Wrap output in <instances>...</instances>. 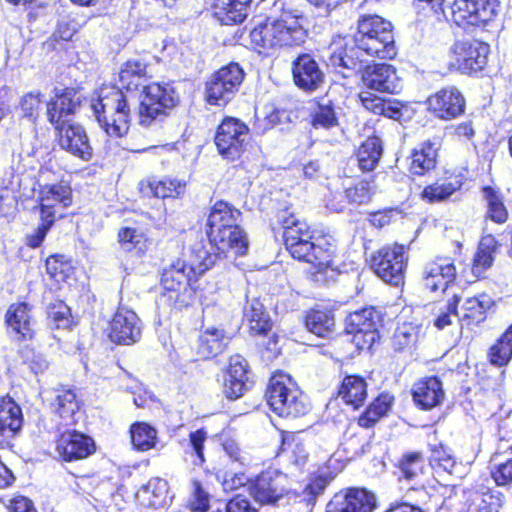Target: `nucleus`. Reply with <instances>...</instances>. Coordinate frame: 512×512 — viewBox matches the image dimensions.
<instances>
[{
  "label": "nucleus",
  "mask_w": 512,
  "mask_h": 512,
  "mask_svg": "<svg viewBox=\"0 0 512 512\" xmlns=\"http://www.w3.org/2000/svg\"><path fill=\"white\" fill-rule=\"evenodd\" d=\"M61 204L63 208L71 204V189L64 184L46 185L40 191L41 216L55 220V206Z\"/></svg>",
  "instance_id": "7c9ffc66"
},
{
  "label": "nucleus",
  "mask_w": 512,
  "mask_h": 512,
  "mask_svg": "<svg viewBox=\"0 0 512 512\" xmlns=\"http://www.w3.org/2000/svg\"><path fill=\"white\" fill-rule=\"evenodd\" d=\"M56 129L58 130L59 145L63 150L84 161H89L92 158L93 149L86 131L81 125L68 123Z\"/></svg>",
  "instance_id": "aec40b11"
},
{
  "label": "nucleus",
  "mask_w": 512,
  "mask_h": 512,
  "mask_svg": "<svg viewBox=\"0 0 512 512\" xmlns=\"http://www.w3.org/2000/svg\"><path fill=\"white\" fill-rule=\"evenodd\" d=\"M441 139L434 137L422 142L411 154L409 171L413 175L423 176L436 167Z\"/></svg>",
  "instance_id": "cd10ccee"
},
{
  "label": "nucleus",
  "mask_w": 512,
  "mask_h": 512,
  "mask_svg": "<svg viewBox=\"0 0 512 512\" xmlns=\"http://www.w3.org/2000/svg\"><path fill=\"white\" fill-rule=\"evenodd\" d=\"M456 268L450 258L438 257L428 262L423 270V283L432 292H447L452 288Z\"/></svg>",
  "instance_id": "dca6fc26"
},
{
  "label": "nucleus",
  "mask_w": 512,
  "mask_h": 512,
  "mask_svg": "<svg viewBox=\"0 0 512 512\" xmlns=\"http://www.w3.org/2000/svg\"><path fill=\"white\" fill-rule=\"evenodd\" d=\"M208 238L210 242V246L212 250H217V252H211L204 246L194 247L193 251L199 249H206L209 254L217 256L216 262L221 259L223 255L224 258H228V253L233 252L236 256H242L246 254L248 249V240L246 234L243 229L238 226L236 229H225L219 232V235L216 237L214 232H208ZM194 252H192V256Z\"/></svg>",
  "instance_id": "ddd939ff"
},
{
  "label": "nucleus",
  "mask_w": 512,
  "mask_h": 512,
  "mask_svg": "<svg viewBox=\"0 0 512 512\" xmlns=\"http://www.w3.org/2000/svg\"><path fill=\"white\" fill-rule=\"evenodd\" d=\"M482 194L487 203V217L499 224L506 222L508 212L500 193L492 187L486 186L482 189Z\"/></svg>",
  "instance_id": "8fccbe9b"
},
{
  "label": "nucleus",
  "mask_w": 512,
  "mask_h": 512,
  "mask_svg": "<svg viewBox=\"0 0 512 512\" xmlns=\"http://www.w3.org/2000/svg\"><path fill=\"white\" fill-rule=\"evenodd\" d=\"M365 87L382 93H397L401 89V79L395 67L390 64L367 66L362 73Z\"/></svg>",
  "instance_id": "a211bd4d"
},
{
  "label": "nucleus",
  "mask_w": 512,
  "mask_h": 512,
  "mask_svg": "<svg viewBox=\"0 0 512 512\" xmlns=\"http://www.w3.org/2000/svg\"><path fill=\"white\" fill-rule=\"evenodd\" d=\"M354 43L359 50L379 59H392L397 54L392 25L378 15L359 19Z\"/></svg>",
  "instance_id": "39448f33"
},
{
  "label": "nucleus",
  "mask_w": 512,
  "mask_h": 512,
  "mask_svg": "<svg viewBox=\"0 0 512 512\" xmlns=\"http://www.w3.org/2000/svg\"><path fill=\"white\" fill-rule=\"evenodd\" d=\"M429 111L442 120H452L465 110V99L454 86L442 88L427 99Z\"/></svg>",
  "instance_id": "4468645a"
},
{
  "label": "nucleus",
  "mask_w": 512,
  "mask_h": 512,
  "mask_svg": "<svg viewBox=\"0 0 512 512\" xmlns=\"http://www.w3.org/2000/svg\"><path fill=\"white\" fill-rule=\"evenodd\" d=\"M190 263L177 260L164 269L161 283L163 292L159 302L172 308L181 309L188 305L185 299L187 287L193 279L201 276L216 263L217 256L209 254L206 249L194 251Z\"/></svg>",
  "instance_id": "7ed1b4c3"
},
{
  "label": "nucleus",
  "mask_w": 512,
  "mask_h": 512,
  "mask_svg": "<svg viewBox=\"0 0 512 512\" xmlns=\"http://www.w3.org/2000/svg\"><path fill=\"white\" fill-rule=\"evenodd\" d=\"M380 321L378 312L373 308H363L351 313L346 319V329L357 337L363 334L365 343L370 345L378 338L377 327Z\"/></svg>",
  "instance_id": "393cba45"
},
{
  "label": "nucleus",
  "mask_w": 512,
  "mask_h": 512,
  "mask_svg": "<svg viewBox=\"0 0 512 512\" xmlns=\"http://www.w3.org/2000/svg\"><path fill=\"white\" fill-rule=\"evenodd\" d=\"M207 437V432L204 429H198L189 434L188 448L196 457L193 461L195 465H202L205 462L203 450Z\"/></svg>",
  "instance_id": "0e129e2a"
},
{
  "label": "nucleus",
  "mask_w": 512,
  "mask_h": 512,
  "mask_svg": "<svg viewBox=\"0 0 512 512\" xmlns=\"http://www.w3.org/2000/svg\"><path fill=\"white\" fill-rule=\"evenodd\" d=\"M305 324L311 333L329 337L334 332V315L327 310H312L307 314Z\"/></svg>",
  "instance_id": "37998d69"
},
{
  "label": "nucleus",
  "mask_w": 512,
  "mask_h": 512,
  "mask_svg": "<svg viewBox=\"0 0 512 512\" xmlns=\"http://www.w3.org/2000/svg\"><path fill=\"white\" fill-rule=\"evenodd\" d=\"M91 108L99 126L110 137L127 134L131 120L130 98L115 86L102 87L91 100Z\"/></svg>",
  "instance_id": "20e7f679"
},
{
  "label": "nucleus",
  "mask_w": 512,
  "mask_h": 512,
  "mask_svg": "<svg viewBox=\"0 0 512 512\" xmlns=\"http://www.w3.org/2000/svg\"><path fill=\"white\" fill-rule=\"evenodd\" d=\"M118 241L121 249L126 252H134L137 256L144 254L149 248V240L146 234L132 227H125L118 232Z\"/></svg>",
  "instance_id": "79ce46f5"
},
{
  "label": "nucleus",
  "mask_w": 512,
  "mask_h": 512,
  "mask_svg": "<svg viewBox=\"0 0 512 512\" xmlns=\"http://www.w3.org/2000/svg\"><path fill=\"white\" fill-rule=\"evenodd\" d=\"M375 189L376 187L369 182L361 181L352 187L346 188L345 197L349 203L361 205L370 200Z\"/></svg>",
  "instance_id": "052dcab7"
},
{
  "label": "nucleus",
  "mask_w": 512,
  "mask_h": 512,
  "mask_svg": "<svg viewBox=\"0 0 512 512\" xmlns=\"http://www.w3.org/2000/svg\"><path fill=\"white\" fill-rule=\"evenodd\" d=\"M241 212L229 203L218 201L213 206L208 217V232H214L216 237L221 230L236 229Z\"/></svg>",
  "instance_id": "2f4dec72"
},
{
  "label": "nucleus",
  "mask_w": 512,
  "mask_h": 512,
  "mask_svg": "<svg viewBox=\"0 0 512 512\" xmlns=\"http://www.w3.org/2000/svg\"><path fill=\"white\" fill-rule=\"evenodd\" d=\"M265 396L271 409L281 417H300L310 409L306 396L284 372L275 373L270 378Z\"/></svg>",
  "instance_id": "423d86ee"
},
{
  "label": "nucleus",
  "mask_w": 512,
  "mask_h": 512,
  "mask_svg": "<svg viewBox=\"0 0 512 512\" xmlns=\"http://www.w3.org/2000/svg\"><path fill=\"white\" fill-rule=\"evenodd\" d=\"M400 478L407 481L417 480L424 472V458L420 452L404 453L398 460Z\"/></svg>",
  "instance_id": "de8ad7c7"
},
{
  "label": "nucleus",
  "mask_w": 512,
  "mask_h": 512,
  "mask_svg": "<svg viewBox=\"0 0 512 512\" xmlns=\"http://www.w3.org/2000/svg\"><path fill=\"white\" fill-rule=\"evenodd\" d=\"M375 497L372 493L353 488L346 494H336L327 504L326 512H372Z\"/></svg>",
  "instance_id": "412c9836"
},
{
  "label": "nucleus",
  "mask_w": 512,
  "mask_h": 512,
  "mask_svg": "<svg viewBox=\"0 0 512 512\" xmlns=\"http://www.w3.org/2000/svg\"><path fill=\"white\" fill-rule=\"evenodd\" d=\"M214 141L224 159L237 160L249 145V127L237 118L226 117L218 126Z\"/></svg>",
  "instance_id": "6e6552de"
},
{
  "label": "nucleus",
  "mask_w": 512,
  "mask_h": 512,
  "mask_svg": "<svg viewBox=\"0 0 512 512\" xmlns=\"http://www.w3.org/2000/svg\"><path fill=\"white\" fill-rule=\"evenodd\" d=\"M157 198H175L184 192L185 184L176 179L153 180L148 185Z\"/></svg>",
  "instance_id": "4d7b16f0"
},
{
  "label": "nucleus",
  "mask_w": 512,
  "mask_h": 512,
  "mask_svg": "<svg viewBox=\"0 0 512 512\" xmlns=\"http://www.w3.org/2000/svg\"><path fill=\"white\" fill-rule=\"evenodd\" d=\"M281 454L293 464L302 467L308 460V450L304 439L299 434L291 433L283 436L280 447Z\"/></svg>",
  "instance_id": "a19ab883"
},
{
  "label": "nucleus",
  "mask_w": 512,
  "mask_h": 512,
  "mask_svg": "<svg viewBox=\"0 0 512 512\" xmlns=\"http://www.w3.org/2000/svg\"><path fill=\"white\" fill-rule=\"evenodd\" d=\"M489 45L477 40L456 41L449 50L448 68L462 74L481 71L487 64Z\"/></svg>",
  "instance_id": "1a4fd4ad"
},
{
  "label": "nucleus",
  "mask_w": 512,
  "mask_h": 512,
  "mask_svg": "<svg viewBox=\"0 0 512 512\" xmlns=\"http://www.w3.org/2000/svg\"><path fill=\"white\" fill-rule=\"evenodd\" d=\"M339 396L354 409L359 408L367 397V384L365 380L356 375L346 376L340 386Z\"/></svg>",
  "instance_id": "4c0bfd02"
},
{
  "label": "nucleus",
  "mask_w": 512,
  "mask_h": 512,
  "mask_svg": "<svg viewBox=\"0 0 512 512\" xmlns=\"http://www.w3.org/2000/svg\"><path fill=\"white\" fill-rule=\"evenodd\" d=\"M250 38L253 44L264 49L299 45L287 31L283 30L281 24H275L269 19L265 24L254 27L250 32Z\"/></svg>",
  "instance_id": "b1692460"
},
{
  "label": "nucleus",
  "mask_w": 512,
  "mask_h": 512,
  "mask_svg": "<svg viewBox=\"0 0 512 512\" xmlns=\"http://www.w3.org/2000/svg\"><path fill=\"white\" fill-rule=\"evenodd\" d=\"M298 18V11L287 7L285 0H275L268 19L275 24H281L283 30L287 31L293 40L300 44L304 41L305 33Z\"/></svg>",
  "instance_id": "c756f323"
},
{
  "label": "nucleus",
  "mask_w": 512,
  "mask_h": 512,
  "mask_svg": "<svg viewBox=\"0 0 512 512\" xmlns=\"http://www.w3.org/2000/svg\"><path fill=\"white\" fill-rule=\"evenodd\" d=\"M461 186L462 182L457 179L454 181L436 182L423 190L422 197L428 202H440L450 197Z\"/></svg>",
  "instance_id": "864d4df0"
},
{
  "label": "nucleus",
  "mask_w": 512,
  "mask_h": 512,
  "mask_svg": "<svg viewBox=\"0 0 512 512\" xmlns=\"http://www.w3.org/2000/svg\"><path fill=\"white\" fill-rule=\"evenodd\" d=\"M311 117V124L314 128L329 129L338 125L334 103L327 98H322L315 103Z\"/></svg>",
  "instance_id": "c03bdc74"
},
{
  "label": "nucleus",
  "mask_w": 512,
  "mask_h": 512,
  "mask_svg": "<svg viewBox=\"0 0 512 512\" xmlns=\"http://www.w3.org/2000/svg\"><path fill=\"white\" fill-rule=\"evenodd\" d=\"M359 98L363 107L376 115H383L392 119H397L401 116L400 108L371 92L363 91L359 94Z\"/></svg>",
  "instance_id": "49530a36"
},
{
  "label": "nucleus",
  "mask_w": 512,
  "mask_h": 512,
  "mask_svg": "<svg viewBox=\"0 0 512 512\" xmlns=\"http://www.w3.org/2000/svg\"><path fill=\"white\" fill-rule=\"evenodd\" d=\"M451 9L458 26L486 24L496 15V4L491 0H454Z\"/></svg>",
  "instance_id": "f8f14e48"
},
{
  "label": "nucleus",
  "mask_w": 512,
  "mask_h": 512,
  "mask_svg": "<svg viewBox=\"0 0 512 512\" xmlns=\"http://www.w3.org/2000/svg\"><path fill=\"white\" fill-rule=\"evenodd\" d=\"M147 80V65L139 59L127 61L119 73L122 89L133 92L142 88L139 123L145 127L163 116L166 109H170L178 103V97L171 85L147 84Z\"/></svg>",
  "instance_id": "f257e3e1"
},
{
  "label": "nucleus",
  "mask_w": 512,
  "mask_h": 512,
  "mask_svg": "<svg viewBox=\"0 0 512 512\" xmlns=\"http://www.w3.org/2000/svg\"><path fill=\"white\" fill-rule=\"evenodd\" d=\"M131 441L137 450L147 451L154 447L156 430L146 423H136L131 426Z\"/></svg>",
  "instance_id": "5fc2aeb1"
},
{
  "label": "nucleus",
  "mask_w": 512,
  "mask_h": 512,
  "mask_svg": "<svg viewBox=\"0 0 512 512\" xmlns=\"http://www.w3.org/2000/svg\"><path fill=\"white\" fill-rule=\"evenodd\" d=\"M142 333V322L137 314L127 307L120 306L111 323L109 337L111 341L131 345L139 341Z\"/></svg>",
  "instance_id": "2eb2a0df"
},
{
  "label": "nucleus",
  "mask_w": 512,
  "mask_h": 512,
  "mask_svg": "<svg viewBox=\"0 0 512 512\" xmlns=\"http://www.w3.org/2000/svg\"><path fill=\"white\" fill-rule=\"evenodd\" d=\"M20 406L10 397L0 398V437L10 438L22 427Z\"/></svg>",
  "instance_id": "72a5a7b5"
},
{
  "label": "nucleus",
  "mask_w": 512,
  "mask_h": 512,
  "mask_svg": "<svg viewBox=\"0 0 512 512\" xmlns=\"http://www.w3.org/2000/svg\"><path fill=\"white\" fill-rule=\"evenodd\" d=\"M286 476L276 469H267L249 482L251 497L261 506L278 507L288 503L290 495L296 496L286 488Z\"/></svg>",
  "instance_id": "0eeeda50"
},
{
  "label": "nucleus",
  "mask_w": 512,
  "mask_h": 512,
  "mask_svg": "<svg viewBox=\"0 0 512 512\" xmlns=\"http://www.w3.org/2000/svg\"><path fill=\"white\" fill-rule=\"evenodd\" d=\"M494 306V299L486 293L468 297L460 307L458 321L462 325H479L486 320Z\"/></svg>",
  "instance_id": "a878e982"
},
{
  "label": "nucleus",
  "mask_w": 512,
  "mask_h": 512,
  "mask_svg": "<svg viewBox=\"0 0 512 512\" xmlns=\"http://www.w3.org/2000/svg\"><path fill=\"white\" fill-rule=\"evenodd\" d=\"M499 246L495 237L490 234L481 238L472 265V273L475 277H481L491 267Z\"/></svg>",
  "instance_id": "58836bf2"
},
{
  "label": "nucleus",
  "mask_w": 512,
  "mask_h": 512,
  "mask_svg": "<svg viewBox=\"0 0 512 512\" xmlns=\"http://www.w3.org/2000/svg\"><path fill=\"white\" fill-rule=\"evenodd\" d=\"M6 322L8 327L22 339L27 340L33 337V324L28 304H12L7 310Z\"/></svg>",
  "instance_id": "c9c22d12"
},
{
  "label": "nucleus",
  "mask_w": 512,
  "mask_h": 512,
  "mask_svg": "<svg viewBox=\"0 0 512 512\" xmlns=\"http://www.w3.org/2000/svg\"><path fill=\"white\" fill-rule=\"evenodd\" d=\"M459 303L460 296L453 293L445 305V311H442L435 319L434 324L438 329H444L445 327L451 325L453 318L458 320Z\"/></svg>",
  "instance_id": "e2e57ef3"
},
{
  "label": "nucleus",
  "mask_w": 512,
  "mask_h": 512,
  "mask_svg": "<svg viewBox=\"0 0 512 512\" xmlns=\"http://www.w3.org/2000/svg\"><path fill=\"white\" fill-rule=\"evenodd\" d=\"M490 362L493 365L502 367L507 365L512 359V324L490 348Z\"/></svg>",
  "instance_id": "09e8293b"
},
{
  "label": "nucleus",
  "mask_w": 512,
  "mask_h": 512,
  "mask_svg": "<svg viewBox=\"0 0 512 512\" xmlns=\"http://www.w3.org/2000/svg\"><path fill=\"white\" fill-rule=\"evenodd\" d=\"M244 317L248 320L250 331L254 334L264 335L272 327L270 316L258 299L247 302L244 308Z\"/></svg>",
  "instance_id": "ea45409f"
},
{
  "label": "nucleus",
  "mask_w": 512,
  "mask_h": 512,
  "mask_svg": "<svg viewBox=\"0 0 512 512\" xmlns=\"http://www.w3.org/2000/svg\"><path fill=\"white\" fill-rule=\"evenodd\" d=\"M95 450L94 441L87 435L77 431H67L56 443L57 455L66 462L84 459Z\"/></svg>",
  "instance_id": "6ab92c4d"
},
{
  "label": "nucleus",
  "mask_w": 512,
  "mask_h": 512,
  "mask_svg": "<svg viewBox=\"0 0 512 512\" xmlns=\"http://www.w3.org/2000/svg\"><path fill=\"white\" fill-rule=\"evenodd\" d=\"M244 72L237 63H230L215 72L206 82V101L210 105H226L237 92Z\"/></svg>",
  "instance_id": "9d476101"
},
{
  "label": "nucleus",
  "mask_w": 512,
  "mask_h": 512,
  "mask_svg": "<svg viewBox=\"0 0 512 512\" xmlns=\"http://www.w3.org/2000/svg\"><path fill=\"white\" fill-rule=\"evenodd\" d=\"M414 402L424 410L442 403L445 397L441 380L436 376L422 378L412 388Z\"/></svg>",
  "instance_id": "bb28decb"
},
{
  "label": "nucleus",
  "mask_w": 512,
  "mask_h": 512,
  "mask_svg": "<svg viewBox=\"0 0 512 512\" xmlns=\"http://www.w3.org/2000/svg\"><path fill=\"white\" fill-rule=\"evenodd\" d=\"M328 485V479L325 476H317L310 480V482L304 487L302 492L297 496L300 501H303L307 506H313L316 499L321 495Z\"/></svg>",
  "instance_id": "bf43d9fd"
},
{
  "label": "nucleus",
  "mask_w": 512,
  "mask_h": 512,
  "mask_svg": "<svg viewBox=\"0 0 512 512\" xmlns=\"http://www.w3.org/2000/svg\"><path fill=\"white\" fill-rule=\"evenodd\" d=\"M138 501L147 507L163 508L168 504V483L162 478H152L136 494Z\"/></svg>",
  "instance_id": "f704fd0d"
},
{
  "label": "nucleus",
  "mask_w": 512,
  "mask_h": 512,
  "mask_svg": "<svg viewBox=\"0 0 512 512\" xmlns=\"http://www.w3.org/2000/svg\"><path fill=\"white\" fill-rule=\"evenodd\" d=\"M228 343L229 337L225 335L224 331L212 327L199 334L193 345V350L198 359L207 360L222 353Z\"/></svg>",
  "instance_id": "c85d7f7f"
},
{
  "label": "nucleus",
  "mask_w": 512,
  "mask_h": 512,
  "mask_svg": "<svg viewBox=\"0 0 512 512\" xmlns=\"http://www.w3.org/2000/svg\"><path fill=\"white\" fill-rule=\"evenodd\" d=\"M54 92V97L47 103V118L57 128L69 123V117L74 114L79 100L71 88H55Z\"/></svg>",
  "instance_id": "4be33fe9"
},
{
  "label": "nucleus",
  "mask_w": 512,
  "mask_h": 512,
  "mask_svg": "<svg viewBox=\"0 0 512 512\" xmlns=\"http://www.w3.org/2000/svg\"><path fill=\"white\" fill-rule=\"evenodd\" d=\"M251 0H216L214 15L224 25L242 23L248 16Z\"/></svg>",
  "instance_id": "473e14b6"
},
{
  "label": "nucleus",
  "mask_w": 512,
  "mask_h": 512,
  "mask_svg": "<svg viewBox=\"0 0 512 512\" xmlns=\"http://www.w3.org/2000/svg\"><path fill=\"white\" fill-rule=\"evenodd\" d=\"M43 97L40 91H31L20 98L19 108L21 116L32 124L37 123L42 109Z\"/></svg>",
  "instance_id": "603ef678"
},
{
  "label": "nucleus",
  "mask_w": 512,
  "mask_h": 512,
  "mask_svg": "<svg viewBox=\"0 0 512 512\" xmlns=\"http://www.w3.org/2000/svg\"><path fill=\"white\" fill-rule=\"evenodd\" d=\"M292 73L297 87L305 91L317 90L325 79L318 63L309 54L300 55L293 62Z\"/></svg>",
  "instance_id": "5701e85b"
},
{
  "label": "nucleus",
  "mask_w": 512,
  "mask_h": 512,
  "mask_svg": "<svg viewBox=\"0 0 512 512\" xmlns=\"http://www.w3.org/2000/svg\"><path fill=\"white\" fill-rule=\"evenodd\" d=\"M250 384V371L246 359L238 354L231 356L223 384L225 396L231 400L238 399L249 390Z\"/></svg>",
  "instance_id": "f3484780"
},
{
  "label": "nucleus",
  "mask_w": 512,
  "mask_h": 512,
  "mask_svg": "<svg viewBox=\"0 0 512 512\" xmlns=\"http://www.w3.org/2000/svg\"><path fill=\"white\" fill-rule=\"evenodd\" d=\"M382 144L379 138L370 137L358 148L354 157L350 159L363 172L373 171L382 155Z\"/></svg>",
  "instance_id": "e433bc0d"
},
{
  "label": "nucleus",
  "mask_w": 512,
  "mask_h": 512,
  "mask_svg": "<svg viewBox=\"0 0 512 512\" xmlns=\"http://www.w3.org/2000/svg\"><path fill=\"white\" fill-rule=\"evenodd\" d=\"M331 64L337 68H343L348 71H357L361 68V61L346 51H334L330 58Z\"/></svg>",
  "instance_id": "338daca9"
},
{
  "label": "nucleus",
  "mask_w": 512,
  "mask_h": 512,
  "mask_svg": "<svg viewBox=\"0 0 512 512\" xmlns=\"http://www.w3.org/2000/svg\"><path fill=\"white\" fill-rule=\"evenodd\" d=\"M286 214H279L278 222L282 225L284 244L291 256L314 265L318 271L331 267L336 251L334 238L320 235L310 230L305 221Z\"/></svg>",
  "instance_id": "f03ea898"
},
{
  "label": "nucleus",
  "mask_w": 512,
  "mask_h": 512,
  "mask_svg": "<svg viewBox=\"0 0 512 512\" xmlns=\"http://www.w3.org/2000/svg\"><path fill=\"white\" fill-rule=\"evenodd\" d=\"M42 223L31 234L26 236V244L31 248H37L41 245L50 227L54 221L52 218L41 216Z\"/></svg>",
  "instance_id": "774afa93"
},
{
  "label": "nucleus",
  "mask_w": 512,
  "mask_h": 512,
  "mask_svg": "<svg viewBox=\"0 0 512 512\" xmlns=\"http://www.w3.org/2000/svg\"><path fill=\"white\" fill-rule=\"evenodd\" d=\"M49 325L57 329H68L72 323L70 308L59 301L48 308Z\"/></svg>",
  "instance_id": "13d9d810"
},
{
  "label": "nucleus",
  "mask_w": 512,
  "mask_h": 512,
  "mask_svg": "<svg viewBox=\"0 0 512 512\" xmlns=\"http://www.w3.org/2000/svg\"><path fill=\"white\" fill-rule=\"evenodd\" d=\"M493 495L486 493H473L466 512H493L495 509Z\"/></svg>",
  "instance_id": "69168bd1"
},
{
  "label": "nucleus",
  "mask_w": 512,
  "mask_h": 512,
  "mask_svg": "<svg viewBox=\"0 0 512 512\" xmlns=\"http://www.w3.org/2000/svg\"><path fill=\"white\" fill-rule=\"evenodd\" d=\"M53 406L59 416L66 421L72 419L79 408L76 394L71 389L60 391L55 397Z\"/></svg>",
  "instance_id": "6e6d98bb"
},
{
  "label": "nucleus",
  "mask_w": 512,
  "mask_h": 512,
  "mask_svg": "<svg viewBox=\"0 0 512 512\" xmlns=\"http://www.w3.org/2000/svg\"><path fill=\"white\" fill-rule=\"evenodd\" d=\"M393 401L394 397L389 393L379 395L360 416L359 424L363 427L372 426L390 411Z\"/></svg>",
  "instance_id": "a18cd8bd"
},
{
  "label": "nucleus",
  "mask_w": 512,
  "mask_h": 512,
  "mask_svg": "<svg viewBox=\"0 0 512 512\" xmlns=\"http://www.w3.org/2000/svg\"><path fill=\"white\" fill-rule=\"evenodd\" d=\"M406 260L405 247L394 244L383 247L372 256L371 268L384 282L398 286L404 279Z\"/></svg>",
  "instance_id": "9b49d317"
},
{
  "label": "nucleus",
  "mask_w": 512,
  "mask_h": 512,
  "mask_svg": "<svg viewBox=\"0 0 512 512\" xmlns=\"http://www.w3.org/2000/svg\"><path fill=\"white\" fill-rule=\"evenodd\" d=\"M210 497L198 480L191 482V497L189 507L192 512H207L209 509Z\"/></svg>",
  "instance_id": "680f3d73"
},
{
  "label": "nucleus",
  "mask_w": 512,
  "mask_h": 512,
  "mask_svg": "<svg viewBox=\"0 0 512 512\" xmlns=\"http://www.w3.org/2000/svg\"><path fill=\"white\" fill-rule=\"evenodd\" d=\"M420 327L412 323H403L397 327L393 338L392 345L396 351L411 350L418 341Z\"/></svg>",
  "instance_id": "3c124183"
}]
</instances>
